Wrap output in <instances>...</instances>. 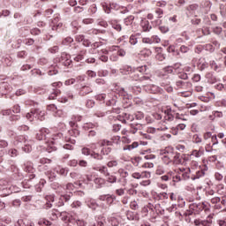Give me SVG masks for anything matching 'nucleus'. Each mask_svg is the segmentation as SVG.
Here are the masks:
<instances>
[{"mask_svg":"<svg viewBox=\"0 0 226 226\" xmlns=\"http://www.w3.org/2000/svg\"><path fill=\"white\" fill-rule=\"evenodd\" d=\"M132 20H133V17L126 18L124 20V25L127 27V31H130L132 29Z\"/></svg>","mask_w":226,"mask_h":226,"instance_id":"nucleus-38","label":"nucleus"},{"mask_svg":"<svg viewBox=\"0 0 226 226\" xmlns=\"http://www.w3.org/2000/svg\"><path fill=\"white\" fill-rule=\"evenodd\" d=\"M204 140H208V139H212V142H215V140H217L216 135L213 136V133L211 132H207L203 134Z\"/></svg>","mask_w":226,"mask_h":226,"instance_id":"nucleus-31","label":"nucleus"},{"mask_svg":"<svg viewBox=\"0 0 226 226\" xmlns=\"http://www.w3.org/2000/svg\"><path fill=\"white\" fill-rule=\"evenodd\" d=\"M152 40V43H160L161 40L160 37H158V35H153L151 37Z\"/></svg>","mask_w":226,"mask_h":226,"instance_id":"nucleus-63","label":"nucleus"},{"mask_svg":"<svg viewBox=\"0 0 226 226\" xmlns=\"http://www.w3.org/2000/svg\"><path fill=\"white\" fill-rule=\"evenodd\" d=\"M94 182L95 183V185H98L99 187H102L103 186V185H105V180L102 177H97L94 179Z\"/></svg>","mask_w":226,"mask_h":226,"instance_id":"nucleus-45","label":"nucleus"},{"mask_svg":"<svg viewBox=\"0 0 226 226\" xmlns=\"http://www.w3.org/2000/svg\"><path fill=\"white\" fill-rule=\"evenodd\" d=\"M155 197L157 200H169V193L166 192H159Z\"/></svg>","mask_w":226,"mask_h":226,"instance_id":"nucleus-27","label":"nucleus"},{"mask_svg":"<svg viewBox=\"0 0 226 226\" xmlns=\"http://www.w3.org/2000/svg\"><path fill=\"white\" fill-rule=\"evenodd\" d=\"M88 207H90V209H96V207H98V204H96V202L94 201H90L87 203Z\"/></svg>","mask_w":226,"mask_h":226,"instance_id":"nucleus-60","label":"nucleus"},{"mask_svg":"<svg viewBox=\"0 0 226 226\" xmlns=\"http://www.w3.org/2000/svg\"><path fill=\"white\" fill-rule=\"evenodd\" d=\"M163 73L170 74L174 72V68L172 66H167L164 69H162Z\"/></svg>","mask_w":226,"mask_h":226,"instance_id":"nucleus-55","label":"nucleus"},{"mask_svg":"<svg viewBox=\"0 0 226 226\" xmlns=\"http://www.w3.org/2000/svg\"><path fill=\"white\" fill-rule=\"evenodd\" d=\"M46 200H50L46 203V208L50 209V207H52L51 202H54V196H47Z\"/></svg>","mask_w":226,"mask_h":226,"instance_id":"nucleus-43","label":"nucleus"},{"mask_svg":"<svg viewBox=\"0 0 226 226\" xmlns=\"http://www.w3.org/2000/svg\"><path fill=\"white\" fill-rule=\"evenodd\" d=\"M177 202H178L179 207H185V206H186V202L185 201V199H183L181 196L177 197Z\"/></svg>","mask_w":226,"mask_h":226,"instance_id":"nucleus-51","label":"nucleus"},{"mask_svg":"<svg viewBox=\"0 0 226 226\" xmlns=\"http://www.w3.org/2000/svg\"><path fill=\"white\" fill-rule=\"evenodd\" d=\"M205 174L206 173L203 171V170H200L195 173V175L191 177V179H192V181H195V179H200V177H204Z\"/></svg>","mask_w":226,"mask_h":226,"instance_id":"nucleus-30","label":"nucleus"},{"mask_svg":"<svg viewBox=\"0 0 226 226\" xmlns=\"http://www.w3.org/2000/svg\"><path fill=\"white\" fill-rule=\"evenodd\" d=\"M190 167H191L190 169H192V170H195V169H199V162L191 161Z\"/></svg>","mask_w":226,"mask_h":226,"instance_id":"nucleus-52","label":"nucleus"},{"mask_svg":"<svg viewBox=\"0 0 226 226\" xmlns=\"http://www.w3.org/2000/svg\"><path fill=\"white\" fill-rule=\"evenodd\" d=\"M40 163L41 165H44V170H47V169H49V165L52 163V160L49 158H41L40 159Z\"/></svg>","mask_w":226,"mask_h":226,"instance_id":"nucleus-29","label":"nucleus"},{"mask_svg":"<svg viewBox=\"0 0 226 226\" xmlns=\"http://www.w3.org/2000/svg\"><path fill=\"white\" fill-rule=\"evenodd\" d=\"M151 177V172L143 171L140 173V179H149Z\"/></svg>","mask_w":226,"mask_h":226,"instance_id":"nucleus-47","label":"nucleus"},{"mask_svg":"<svg viewBox=\"0 0 226 226\" xmlns=\"http://www.w3.org/2000/svg\"><path fill=\"white\" fill-rule=\"evenodd\" d=\"M142 124H137L136 126L132 127V130H131V133H137V131L141 130Z\"/></svg>","mask_w":226,"mask_h":226,"instance_id":"nucleus-57","label":"nucleus"},{"mask_svg":"<svg viewBox=\"0 0 226 226\" xmlns=\"http://www.w3.org/2000/svg\"><path fill=\"white\" fill-rule=\"evenodd\" d=\"M162 112H164L165 121H174V114H172V109L167 107Z\"/></svg>","mask_w":226,"mask_h":226,"instance_id":"nucleus-11","label":"nucleus"},{"mask_svg":"<svg viewBox=\"0 0 226 226\" xmlns=\"http://www.w3.org/2000/svg\"><path fill=\"white\" fill-rule=\"evenodd\" d=\"M177 89H190L192 84L190 82H185L183 80H178L176 82Z\"/></svg>","mask_w":226,"mask_h":226,"instance_id":"nucleus-12","label":"nucleus"},{"mask_svg":"<svg viewBox=\"0 0 226 226\" xmlns=\"http://www.w3.org/2000/svg\"><path fill=\"white\" fill-rule=\"evenodd\" d=\"M119 94L122 96V98H124V100H132V94L125 92L124 88L120 90Z\"/></svg>","mask_w":226,"mask_h":226,"instance_id":"nucleus-37","label":"nucleus"},{"mask_svg":"<svg viewBox=\"0 0 226 226\" xmlns=\"http://www.w3.org/2000/svg\"><path fill=\"white\" fill-rule=\"evenodd\" d=\"M114 141H109L108 139H102L101 141H99V146H101V147H103L105 146H112Z\"/></svg>","mask_w":226,"mask_h":226,"instance_id":"nucleus-44","label":"nucleus"},{"mask_svg":"<svg viewBox=\"0 0 226 226\" xmlns=\"http://www.w3.org/2000/svg\"><path fill=\"white\" fill-rule=\"evenodd\" d=\"M162 156H174V148L168 147L165 149L161 150Z\"/></svg>","mask_w":226,"mask_h":226,"instance_id":"nucleus-22","label":"nucleus"},{"mask_svg":"<svg viewBox=\"0 0 226 226\" xmlns=\"http://www.w3.org/2000/svg\"><path fill=\"white\" fill-rule=\"evenodd\" d=\"M118 174L121 176V177H128V176H129L128 171H126L123 169L118 170Z\"/></svg>","mask_w":226,"mask_h":226,"instance_id":"nucleus-53","label":"nucleus"},{"mask_svg":"<svg viewBox=\"0 0 226 226\" xmlns=\"http://www.w3.org/2000/svg\"><path fill=\"white\" fill-rule=\"evenodd\" d=\"M35 112V117H38L40 121H43L45 119V111L41 109H34Z\"/></svg>","mask_w":226,"mask_h":226,"instance_id":"nucleus-34","label":"nucleus"},{"mask_svg":"<svg viewBox=\"0 0 226 226\" xmlns=\"http://www.w3.org/2000/svg\"><path fill=\"white\" fill-rule=\"evenodd\" d=\"M218 226H226V218L217 220Z\"/></svg>","mask_w":226,"mask_h":226,"instance_id":"nucleus-64","label":"nucleus"},{"mask_svg":"<svg viewBox=\"0 0 226 226\" xmlns=\"http://www.w3.org/2000/svg\"><path fill=\"white\" fill-rule=\"evenodd\" d=\"M82 154H85V156H89V154H92L91 149L88 147H83L81 150Z\"/></svg>","mask_w":226,"mask_h":226,"instance_id":"nucleus-56","label":"nucleus"},{"mask_svg":"<svg viewBox=\"0 0 226 226\" xmlns=\"http://www.w3.org/2000/svg\"><path fill=\"white\" fill-rule=\"evenodd\" d=\"M50 135V130L47 128H41L36 134L37 140H47Z\"/></svg>","mask_w":226,"mask_h":226,"instance_id":"nucleus-5","label":"nucleus"},{"mask_svg":"<svg viewBox=\"0 0 226 226\" xmlns=\"http://www.w3.org/2000/svg\"><path fill=\"white\" fill-rule=\"evenodd\" d=\"M151 54H152L151 49H146L141 51V56H145V57H149Z\"/></svg>","mask_w":226,"mask_h":226,"instance_id":"nucleus-58","label":"nucleus"},{"mask_svg":"<svg viewBox=\"0 0 226 226\" xmlns=\"http://www.w3.org/2000/svg\"><path fill=\"white\" fill-rule=\"evenodd\" d=\"M39 225H50V221H48L46 219H40L38 221Z\"/></svg>","mask_w":226,"mask_h":226,"instance_id":"nucleus-59","label":"nucleus"},{"mask_svg":"<svg viewBox=\"0 0 226 226\" xmlns=\"http://www.w3.org/2000/svg\"><path fill=\"white\" fill-rule=\"evenodd\" d=\"M120 73L122 75H130L132 73V67L128 65L124 66L120 69Z\"/></svg>","mask_w":226,"mask_h":226,"instance_id":"nucleus-35","label":"nucleus"},{"mask_svg":"<svg viewBox=\"0 0 226 226\" xmlns=\"http://www.w3.org/2000/svg\"><path fill=\"white\" fill-rule=\"evenodd\" d=\"M61 61L63 62L64 66H70V64H72V56H70V54L62 53Z\"/></svg>","mask_w":226,"mask_h":226,"instance_id":"nucleus-13","label":"nucleus"},{"mask_svg":"<svg viewBox=\"0 0 226 226\" xmlns=\"http://www.w3.org/2000/svg\"><path fill=\"white\" fill-rule=\"evenodd\" d=\"M15 226H34V223L29 219H19L16 222Z\"/></svg>","mask_w":226,"mask_h":226,"instance_id":"nucleus-15","label":"nucleus"},{"mask_svg":"<svg viewBox=\"0 0 226 226\" xmlns=\"http://www.w3.org/2000/svg\"><path fill=\"white\" fill-rule=\"evenodd\" d=\"M117 165H119V163L117 162V160L109 161L107 163V167H109V169H112L114 167H117Z\"/></svg>","mask_w":226,"mask_h":226,"instance_id":"nucleus-48","label":"nucleus"},{"mask_svg":"<svg viewBox=\"0 0 226 226\" xmlns=\"http://www.w3.org/2000/svg\"><path fill=\"white\" fill-rule=\"evenodd\" d=\"M80 206H82V202L77 200V201H73L71 204V207H72L73 209H77V207H80Z\"/></svg>","mask_w":226,"mask_h":226,"instance_id":"nucleus-54","label":"nucleus"},{"mask_svg":"<svg viewBox=\"0 0 226 226\" xmlns=\"http://www.w3.org/2000/svg\"><path fill=\"white\" fill-rule=\"evenodd\" d=\"M47 110H49V112H53V115L56 117H61V114H63V111L60 109H57V107L54 104H49L47 107Z\"/></svg>","mask_w":226,"mask_h":226,"instance_id":"nucleus-7","label":"nucleus"},{"mask_svg":"<svg viewBox=\"0 0 226 226\" xmlns=\"http://www.w3.org/2000/svg\"><path fill=\"white\" fill-rule=\"evenodd\" d=\"M222 117H223V112L218 110L213 111L208 117L210 121H216V119H222Z\"/></svg>","mask_w":226,"mask_h":226,"instance_id":"nucleus-14","label":"nucleus"},{"mask_svg":"<svg viewBox=\"0 0 226 226\" xmlns=\"http://www.w3.org/2000/svg\"><path fill=\"white\" fill-rule=\"evenodd\" d=\"M55 171L56 174H59L60 176H68V169L66 168L57 166L56 168H55Z\"/></svg>","mask_w":226,"mask_h":226,"instance_id":"nucleus-25","label":"nucleus"},{"mask_svg":"<svg viewBox=\"0 0 226 226\" xmlns=\"http://www.w3.org/2000/svg\"><path fill=\"white\" fill-rule=\"evenodd\" d=\"M190 209L196 211V213H200V211H204V209H206V205L204 203H192L190 205Z\"/></svg>","mask_w":226,"mask_h":226,"instance_id":"nucleus-10","label":"nucleus"},{"mask_svg":"<svg viewBox=\"0 0 226 226\" xmlns=\"http://www.w3.org/2000/svg\"><path fill=\"white\" fill-rule=\"evenodd\" d=\"M173 159H171V162L173 165H181L183 163V159H181V154L179 153H174Z\"/></svg>","mask_w":226,"mask_h":226,"instance_id":"nucleus-16","label":"nucleus"},{"mask_svg":"<svg viewBox=\"0 0 226 226\" xmlns=\"http://www.w3.org/2000/svg\"><path fill=\"white\" fill-rule=\"evenodd\" d=\"M210 66L212 70H215V72H220V70H222V66L218 65L215 61L210 62Z\"/></svg>","mask_w":226,"mask_h":226,"instance_id":"nucleus-42","label":"nucleus"},{"mask_svg":"<svg viewBox=\"0 0 226 226\" xmlns=\"http://www.w3.org/2000/svg\"><path fill=\"white\" fill-rule=\"evenodd\" d=\"M108 183H116L117 181V177L116 176L110 175V173L108 172V175L105 176Z\"/></svg>","mask_w":226,"mask_h":226,"instance_id":"nucleus-40","label":"nucleus"},{"mask_svg":"<svg viewBox=\"0 0 226 226\" xmlns=\"http://www.w3.org/2000/svg\"><path fill=\"white\" fill-rule=\"evenodd\" d=\"M49 176V181H54V179H56V175L55 173H52V171H47L46 173Z\"/></svg>","mask_w":226,"mask_h":226,"instance_id":"nucleus-62","label":"nucleus"},{"mask_svg":"<svg viewBox=\"0 0 226 226\" xmlns=\"http://www.w3.org/2000/svg\"><path fill=\"white\" fill-rule=\"evenodd\" d=\"M93 170L103 174L104 177L109 176V169L107 166H95Z\"/></svg>","mask_w":226,"mask_h":226,"instance_id":"nucleus-19","label":"nucleus"},{"mask_svg":"<svg viewBox=\"0 0 226 226\" xmlns=\"http://www.w3.org/2000/svg\"><path fill=\"white\" fill-rule=\"evenodd\" d=\"M34 117H36V114L34 110L26 114V119H28V121L30 122L34 121Z\"/></svg>","mask_w":226,"mask_h":226,"instance_id":"nucleus-50","label":"nucleus"},{"mask_svg":"<svg viewBox=\"0 0 226 226\" xmlns=\"http://www.w3.org/2000/svg\"><path fill=\"white\" fill-rule=\"evenodd\" d=\"M4 181L1 180L0 181V191L3 192L2 195H4V197H6V195H10V193H11V188L5 186L3 187V185H4Z\"/></svg>","mask_w":226,"mask_h":226,"instance_id":"nucleus-17","label":"nucleus"},{"mask_svg":"<svg viewBox=\"0 0 226 226\" xmlns=\"http://www.w3.org/2000/svg\"><path fill=\"white\" fill-rule=\"evenodd\" d=\"M170 81L165 83L162 82V86L164 87V89L168 92V93H172V91H174V88H172V87L170 86Z\"/></svg>","mask_w":226,"mask_h":226,"instance_id":"nucleus-41","label":"nucleus"},{"mask_svg":"<svg viewBox=\"0 0 226 226\" xmlns=\"http://www.w3.org/2000/svg\"><path fill=\"white\" fill-rule=\"evenodd\" d=\"M192 142L194 144H200V142H202V138H200V136H199V134H194L192 136Z\"/></svg>","mask_w":226,"mask_h":226,"instance_id":"nucleus-46","label":"nucleus"},{"mask_svg":"<svg viewBox=\"0 0 226 226\" xmlns=\"http://www.w3.org/2000/svg\"><path fill=\"white\" fill-rule=\"evenodd\" d=\"M23 170L25 172H27L28 174H30V176H29L30 179H34L35 176L34 174L36 170H34V166L33 162H31L29 161L26 162L23 165Z\"/></svg>","mask_w":226,"mask_h":226,"instance_id":"nucleus-3","label":"nucleus"},{"mask_svg":"<svg viewBox=\"0 0 226 226\" xmlns=\"http://www.w3.org/2000/svg\"><path fill=\"white\" fill-rule=\"evenodd\" d=\"M147 93H151L152 94H156V93H160V87L155 85H146L143 87Z\"/></svg>","mask_w":226,"mask_h":226,"instance_id":"nucleus-9","label":"nucleus"},{"mask_svg":"<svg viewBox=\"0 0 226 226\" xmlns=\"http://www.w3.org/2000/svg\"><path fill=\"white\" fill-rule=\"evenodd\" d=\"M107 54H109V50L106 49H102L99 51V55L101 56L99 59L102 61V63H107V61H109V56H107Z\"/></svg>","mask_w":226,"mask_h":226,"instance_id":"nucleus-20","label":"nucleus"},{"mask_svg":"<svg viewBox=\"0 0 226 226\" xmlns=\"http://www.w3.org/2000/svg\"><path fill=\"white\" fill-rule=\"evenodd\" d=\"M179 170H180V172H184L182 174L183 179H185V180L190 179V174L192 173V169L188 168L186 170H185V168H183V169H180ZM185 170H186V171L185 172Z\"/></svg>","mask_w":226,"mask_h":226,"instance_id":"nucleus-32","label":"nucleus"},{"mask_svg":"<svg viewBox=\"0 0 226 226\" xmlns=\"http://www.w3.org/2000/svg\"><path fill=\"white\" fill-rule=\"evenodd\" d=\"M98 199L101 200V202H106L108 206H110L114 203V200H116V197L110 194L100 195Z\"/></svg>","mask_w":226,"mask_h":226,"instance_id":"nucleus-6","label":"nucleus"},{"mask_svg":"<svg viewBox=\"0 0 226 226\" xmlns=\"http://www.w3.org/2000/svg\"><path fill=\"white\" fill-rule=\"evenodd\" d=\"M89 93H93V87L89 84L81 87L79 89V96H86L89 94Z\"/></svg>","mask_w":226,"mask_h":226,"instance_id":"nucleus-8","label":"nucleus"},{"mask_svg":"<svg viewBox=\"0 0 226 226\" xmlns=\"http://www.w3.org/2000/svg\"><path fill=\"white\" fill-rule=\"evenodd\" d=\"M112 49L113 50H117V54L120 57H124V56H126V51H124V49H119V46H113Z\"/></svg>","mask_w":226,"mask_h":226,"instance_id":"nucleus-36","label":"nucleus"},{"mask_svg":"<svg viewBox=\"0 0 226 226\" xmlns=\"http://www.w3.org/2000/svg\"><path fill=\"white\" fill-rule=\"evenodd\" d=\"M155 174L157 176H162V174H165V168H163V166H158L155 170Z\"/></svg>","mask_w":226,"mask_h":226,"instance_id":"nucleus-49","label":"nucleus"},{"mask_svg":"<svg viewBox=\"0 0 226 226\" xmlns=\"http://www.w3.org/2000/svg\"><path fill=\"white\" fill-rule=\"evenodd\" d=\"M59 22V17H56L54 20L52 21L53 26L52 30L53 31H57V29H61L63 27V23H57Z\"/></svg>","mask_w":226,"mask_h":226,"instance_id":"nucleus-24","label":"nucleus"},{"mask_svg":"<svg viewBox=\"0 0 226 226\" xmlns=\"http://www.w3.org/2000/svg\"><path fill=\"white\" fill-rule=\"evenodd\" d=\"M49 137L51 140L46 141V149L48 153H52V151L57 150V143L59 142L60 139H63V133L57 132L56 134L49 135Z\"/></svg>","mask_w":226,"mask_h":226,"instance_id":"nucleus-1","label":"nucleus"},{"mask_svg":"<svg viewBox=\"0 0 226 226\" xmlns=\"http://www.w3.org/2000/svg\"><path fill=\"white\" fill-rule=\"evenodd\" d=\"M18 140L20 142V144H23L22 149L25 151V153H31L33 147L30 146L27 139H26L24 136H19Z\"/></svg>","mask_w":226,"mask_h":226,"instance_id":"nucleus-4","label":"nucleus"},{"mask_svg":"<svg viewBox=\"0 0 226 226\" xmlns=\"http://www.w3.org/2000/svg\"><path fill=\"white\" fill-rule=\"evenodd\" d=\"M195 226H213V215H207V219H196L194 220Z\"/></svg>","mask_w":226,"mask_h":226,"instance_id":"nucleus-2","label":"nucleus"},{"mask_svg":"<svg viewBox=\"0 0 226 226\" xmlns=\"http://www.w3.org/2000/svg\"><path fill=\"white\" fill-rule=\"evenodd\" d=\"M205 79H207V81L208 82V84H215V82L217 81L215 74L211 72H207L205 76Z\"/></svg>","mask_w":226,"mask_h":226,"instance_id":"nucleus-23","label":"nucleus"},{"mask_svg":"<svg viewBox=\"0 0 226 226\" xmlns=\"http://www.w3.org/2000/svg\"><path fill=\"white\" fill-rule=\"evenodd\" d=\"M137 147H139V143L133 142L131 145L124 146L123 151H132V149H137Z\"/></svg>","mask_w":226,"mask_h":226,"instance_id":"nucleus-33","label":"nucleus"},{"mask_svg":"<svg viewBox=\"0 0 226 226\" xmlns=\"http://www.w3.org/2000/svg\"><path fill=\"white\" fill-rule=\"evenodd\" d=\"M162 160L165 165H170V163H172V156L162 155Z\"/></svg>","mask_w":226,"mask_h":226,"instance_id":"nucleus-39","label":"nucleus"},{"mask_svg":"<svg viewBox=\"0 0 226 226\" xmlns=\"http://www.w3.org/2000/svg\"><path fill=\"white\" fill-rule=\"evenodd\" d=\"M130 43L131 45H137V37H135V35H131L130 36Z\"/></svg>","mask_w":226,"mask_h":226,"instance_id":"nucleus-61","label":"nucleus"},{"mask_svg":"<svg viewBox=\"0 0 226 226\" xmlns=\"http://www.w3.org/2000/svg\"><path fill=\"white\" fill-rule=\"evenodd\" d=\"M59 94H61V90H59V88H53V92L49 94V100H56Z\"/></svg>","mask_w":226,"mask_h":226,"instance_id":"nucleus-28","label":"nucleus"},{"mask_svg":"<svg viewBox=\"0 0 226 226\" xmlns=\"http://www.w3.org/2000/svg\"><path fill=\"white\" fill-rule=\"evenodd\" d=\"M191 156H194V158H200L201 156H204V147H200L198 150H192L191 152Z\"/></svg>","mask_w":226,"mask_h":226,"instance_id":"nucleus-18","label":"nucleus"},{"mask_svg":"<svg viewBox=\"0 0 226 226\" xmlns=\"http://www.w3.org/2000/svg\"><path fill=\"white\" fill-rule=\"evenodd\" d=\"M106 219L104 216H98L95 222H92L91 226H105Z\"/></svg>","mask_w":226,"mask_h":226,"instance_id":"nucleus-21","label":"nucleus"},{"mask_svg":"<svg viewBox=\"0 0 226 226\" xmlns=\"http://www.w3.org/2000/svg\"><path fill=\"white\" fill-rule=\"evenodd\" d=\"M141 27H142L144 33H147V32L151 31V29H153V26H151V25L149 24V21H147V20L141 22Z\"/></svg>","mask_w":226,"mask_h":226,"instance_id":"nucleus-26","label":"nucleus"}]
</instances>
